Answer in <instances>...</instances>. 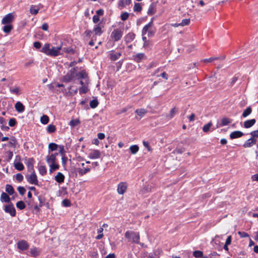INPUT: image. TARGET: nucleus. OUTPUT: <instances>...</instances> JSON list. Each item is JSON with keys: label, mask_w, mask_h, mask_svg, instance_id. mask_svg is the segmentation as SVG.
<instances>
[{"label": "nucleus", "mask_w": 258, "mask_h": 258, "mask_svg": "<svg viewBox=\"0 0 258 258\" xmlns=\"http://www.w3.org/2000/svg\"><path fill=\"white\" fill-rule=\"evenodd\" d=\"M127 184L125 182H120L117 186V192L120 195H123L126 191Z\"/></svg>", "instance_id": "1a4fd4ad"}, {"label": "nucleus", "mask_w": 258, "mask_h": 258, "mask_svg": "<svg viewBox=\"0 0 258 258\" xmlns=\"http://www.w3.org/2000/svg\"><path fill=\"white\" fill-rule=\"evenodd\" d=\"M213 123L212 121H210L208 123L206 124L203 127V131L205 133H207L210 130V128L212 126Z\"/></svg>", "instance_id": "a19ab883"}, {"label": "nucleus", "mask_w": 258, "mask_h": 258, "mask_svg": "<svg viewBox=\"0 0 258 258\" xmlns=\"http://www.w3.org/2000/svg\"><path fill=\"white\" fill-rule=\"evenodd\" d=\"M129 15L130 14L127 12H124L120 15V19L121 20L124 21L128 19Z\"/></svg>", "instance_id": "3c124183"}, {"label": "nucleus", "mask_w": 258, "mask_h": 258, "mask_svg": "<svg viewBox=\"0 0 258 258\" xmlns=\"http://www.w3.org/2000/svg\"><path fill=\"white\" fill-rule=\"evenodd\" d=\"M101 157V152L98 150H92L89 154L88 157L91 159L100 158Z\"/></svg>", "instance_id": "6e6552de"}, {"label": "nucleus", "mask_w": 258, "mask_h": 258, "mask_svg": "<svg viewBox=\"0 0 258 258\" xmlns=\"http://www.w3.org/2000/svg\"><path fill=\"white\" fill-rule=\"evenodd\" d=\"M75 77H77L78 80L85 79L88 78V74L85 70H83L80 72L76 73Z\"/></svg>", "instance_id": "aec40b11"}, {"label": "nucleus", "mask_w": 258, "mask_h": 258, "mask_svg": "<svg viewBox=\"0 0 258 258\" xmlns=\"http://www.w3.org/2000/svg\"><path fill=\"white\" fill-rule=\"evenodd\" d=\"M6 191L9 195H12L14 192V188L13 187L10 185V184H7L6 186Z\"/></svg>", "instance_id": "c756f323"}, {"label": "nucleus", "mask_w": 258, "mask_h": 258, "mask_svg": "<svg viewBox=\"0 0 258 258\" xmlns=\"http://www.w3.org/2000/svg\"><path fill=\"white\" fill-rule=\"evenodd\" d=\"M26 177L28 182L30 183L40 186L37 179V176L34 171L30 175H26Z\"/></svg>", "instance_id": "20e7f679"}, {"label": "nucleus", "mask_w": 258, "mask_h": 258, "mask_svg": "<svg viewBox=\"0 0 258 258\" xmlns=\"http://www.w3.org/2000/svg\"><path fill=\"white\" fill-rule=\"evenodd\" d=\"M50 43H45L40 50V51L46 54L47 55L55 57L62 54L60 51L62 49L61 46L50 47Z\"/></svg>", "instance_id": "f257e3e1"}, {"label": "nucleus", "mask_w": 258, "mask_h": 258, "mask_svg": "<svg viewBox=\"0 0 258 258\" xmlns=\"http://www.w3.org/2000/svg\"><path fill=\"white\" fill-rule=\"evenodd\" d=\"M47 131L49 134H52L56 131V127L52 124H49L47 127Z\"/></svg>", "instance_id": "c9c22d12"}, {"label": "nucleus", "mask_w": 258, "mask_h": 258, "mask_svg": "<svg viewBox=\"0 0 258 258\" xmlns=\"http://www.w3.org/2000/svg\"><path fill=\"white\" fill-rule=\"evenodd\" d=\"M80 123V121L78 119H72L70 122L69 124L72 127H75Z\"/></svg>", "instance_id": "37998d69"}, {"label": "nucleus", "mask_w": 258, "mask_h": 258, "mask_svg": "<svg viewBox=\"0 0 258 258\" xmlns=\"http://www.w3.org/2000/svg\"><path fill=\"white\" fill-rule=\"evenodd\" d=\"M10 200L11 198H10L9 196L6 192H3L1 196V202L3 203L5 202L9 203H11Z\"/></svg>", "instance_id": "5701e85b"}, {"label": "nucleus", "mask_w": 258, "mask_h": 258, "mask_svg": "<svg viewBox=\"0 0 258 258\" xmlns=\"http://www.w3.org/2000/svg\"><path fill=\"white\" fill-rule=\"evenodd\" d=\"M243 135H244V134L242 132L239 131H234V132H232L230 134L229 137L231 139L233 140V139L240 138V137H242Z\"/></svg>", "instance_id": "a211bd4d"}, {"label": "nucleus", "mask_w": 258, "mask_h": 258, "mask_svg": "<svg viewBox=\"0 0 258 258\" xmlns=\"http://www.w3.org/2000/svg\"><path fill=\"white\" fill-rule=\"evenodd\" d=\"M13 28V26L10 24H6L3 28V30L6 33H9L11 32Z\"/></svg>", "instance_id": "4c0bfd02"}, {"label": "nucleus", "mask_w": 258, "mask_h": 258, "mask_svg": "<svg viewBox=\"0 0 258 258\" xmlns=\"http://www.w3.org/2000/svg\"><path fill=\"white\" fill-rule=\"evenodd\" d=\"M88 91V88L85 86H83L79 88L80 94H86Z\"/></svg>", "instance_id": "8fccbe9b"}, {"label": "nucleus", "mask_w": 258, "mask_h": 258, "mask_svg": "<svg viewBox=\"0 0 258 258\" xmlns=\"http://www.w3.org/2000/svg\"><path fill=\"white\" fill-rule=\"evenodd\" d=\"M26 207V204L23 201L17 202V208L20 210H23Z\"/></svg>", "instance_id": "de8ad7c7"}, {"label": "nucleus", "mask_w": 258, "mask_h": 258, "mask_svg": "<svg viewBox=\"0 0 258 258\" xmlns=\"http://www.w3.org/2000/svg\"><path fill=\"white\" fill-rule=\"evenodd\" d=\"M33 46L36 49H39L41 47V43L39 41H36L34 42L33 43Z\"/></svg>", "instance_id": "13d9d810"}, {"label": "nucleus", "mask_w": 258, "mask_h": 258, "mask_svg": "<svg viewBox=\"0 0 258 258\" xmlns=\"http://www.w3.org/2000/svg\"><path fill=\"white\" fill-rule=\"evenodd\" d=\"M147 111L144 108L138 109L135 111V112L139 116H141V119L146 113Z\"/></svg>", "instance_id": "2f4dec72"}, {"label": "nucleus", "mask_w": 258, "mask_h": 258, "mask_svg": "<svg viewBox=\"0 0 258 258\" xmlns=\"http://www.w3.org/2000/svg\"><path fill=\"white\" fill-rule=\"evenodd\" d=\"M25 106L20 101H17V112L21 113L25 110Z\"/></svg>", "instance_id": "473e14b6"}, {"label": "nucleus", "mask_w": 258, "mask_h": 258, "mask_svg": "<svg viewBox=\"0 0 258 258\" xmlns=\"http://www.w3.org/2000/svg\"><path fill=\"white\" fill-rule=\"evenodd\" d=\"M39 8L35 5H32L30 9V12L32 15H36L38 14Z\"/></svg>", "instance_id": "c85d7f7f"}, {"label": "nucleus", "mask_w": 258, "mask_h": 258, "mask_svg": "<svg viewBox=\"0 0 258 258\" xmlns=\"http://www.w3.org/2000/svg\"><path fill=\"white\" fill-rule=\"evenodd\" d=\"M124 237L128 239V242L136 244L140 243V234L139 232L127 231L124 234Z\"/></svg>", "instance_id": "f03ea898"}, {"label": "nucleus", "mask_w": 258, "mask_h": 258, "mask_svg": "<svg viewBox=\"0 0 258 258\" xmlns=\"http://www.w3.org/2000/svg\"><path fill=\"white\" fill-rule=\"evenodd\" d=\"M39 171L41 175H44L46 174L47 170L46 167L43 165H41L39 167Z\"/></svg>", "instance_id": "c03bdc74"}, {"label": "nucleus", "mask_w": 258, "mask_h": 258, "mask_svg": "<svg viewBox=\"0 0 258 258\" xmlns=\"http://www.w3.org/2000/svg\"><path fill=\"white\" fill-rule=\"evenodd\" d=\"M58 155V153L55 152L54 153H52L50 155H47L46 157V162L48 163H50V162H56V157Z\"/></svg>", "instance_id": "ddd939ff"}, {"label": "nucleus", "mask_w": 258, "mask_h": 258, "mask_svg": "<svg viewBox=\"0 0 258 258\" xmlns=\"http://www.w3.org/2000/svg\"><path fill=\"white\" fill-rule=\"evenodd\" d=\"M143 143L144 146L148 149L149 151L151 150L150 144L148 141H143Z\"/></svg>", "instance_id": "680f3d73"}, {"label": "nucleus", "mask_w": 258, "mask_h": 258, "mask_svg": "<svg viewBox=\"0 0 258 258\" xmlns=\"http://www.w3.org/2000/svg\"><path fill=\"white\" fill-rule=\"evenodd\" d=\"M256 122L255 119L247 120L244 122L243 126L246 128H248L252 126Z\"/></svg>", "instance_id": "412c9836"}, {"label": "nucleus", "mask_w": 258, "mask_h": 258, "mask_svg": "<svg viewBox=\"0 0 258 258\" xmlns=\"http://www.w3.org/2000/svg\"><path fill=\"white\" fill-rule=\"evenodd\" d=\"M251 112H252V108L250 106L247 107L244 110V111L242 114V116L243 117H246L249 114H251Z\"/></svg>", "instance_id": "cd10ccee"}, {"label": "nucleus", "mask_w": 258, "mask_h": 258, "mask_svg": "<svg viewBox=\"0 0 258 258\" xmlns=\"http://www.w3.org/2000/svg\"><path fill=\"white\" fill-rule=\"evenodd\" d=\"M93 32H94L96 35H100L103 31L102 28L99 25H96L93 29Z\"/></svg>", "instance_id": "7c9ffc66"}, {"label": "nucleus", "mask_w": 258, "mask_h": 258, "mask_svg": "<svg viewBox=\"0 0 258 258\" xmlns=\"http://www.w3.org/2000/svg\"><path fill=\"white\" fill-rule=\"evenodd\" d=\"M26 203L27 204L28 206L29 207V209L34 208V206L35 205L34 204V202L31 201V200L26 201Z\"/></svg>", "instance_id": "052dcab7"}, {"label": "nucleus", "mask_w": 258, "mask_h": 258, "mask_svg": "<svg viewBox=\"0 0 258 258\" xmlns=\"http://www.w3.org/2000/svg\"><path fill=\"white\" fill-rule=\"evenodd\" d=\"M29 247V244L25 240H21L17 242V248L20 251H26L28 250Z\"/></svg>", "instance_id": "423d86ee"}, {"label": "nucleus", "mask_w": 258, "mask_h": 258, "mask_svg": "<svg viewBox=\"0 0 258 258\" xmlns=\"http://www.w3.org/2000/svg\"><path fill=\"white\" fill-rule=\"evenodd\" d=\"M121 55L120 52H116L114 50H111L109 54V58L112 61H115L118 59Z\"/></svg>", "instance_id": "6ab92c4d"}, {"label": "nucleus", "mask_w": 258, "mask_h": 258, "mask_svg": "<svg viewBox=\"0 0 258 258\" xmlns=\"http://www.w3.org/2000/svg\"><path fill=\"white\" fill-rule=\"evenodd\" d=\"M251 146H252V145L251 144V141L250 140V139L247 140L244 143V144L243 145V147L244 148H249V147H251Z\"/></svg>", "instance_id": "6e6d98bb"}, {"label": "nucleus", "mask_w": 258, "mask_h": 258, "mask_svg": "<svg viewBox=\"0 0 258 258\" xmlns=\"http://www.w3.org/2000/svg\"><path fill=\"white\" fill-rule=\"evenodd\" d=\"M62 49L64 52L71 54H74L76 52L75 50L71 47H63Z\"/></svg>", "instance_id": "e433bc0d"}, {"label": "nucleus", "mask_w": 258, "mask_h": 258, "mask_svg": "<svg viewBox=\"0 0 258 258\" xmlns=\"http://www.w3.org/2000/svg\"><path fill=\"white\" fill-rule=\"evenodd\" d=\"M147 32H148V36L149 37H153L155 34V31L152 30V29H150V30L149 31H148Z\"/></svg>", "instance_id": "e2e57ef3"}, {"label": "nucleus", "mask_w": 258, "mask_h": 258, "mask_svg": "<svg viewBox=\"0 0 258 258\" xmlns=\"http://www.w3.org/2000/svg\"><path fill=\"white\" fill-rule=\"evenodd\" d=\"M139 150V147L137 145H132L130 147V150L132 154H136Z\"/></svg>", "instance_id": "f704fd0d"}, {"label": "nucleus", "mask_w": 258, "mask_h": 258, "mask_svg": "<svg viewBox=\"0 0 258 258\" xmlns=\"http://www.w3.org/2000/svg\"><path fill=\"white\" fill-rule=\"evenodd\" d=\"M238 234L241 238L249 237L248 233L243 231H238Z\"/></svg>", "instance_id": "bf43d9fd"}, {"label": "nucleus", "mask_w": 258, "mask_h": 258, "mask_svg": "<svg viewBox=\"0 0 258 258\" xmlns=\"http://www.w3.org/2000/svg\"><path fill=\"white\" fill-rule=\"evenodd\" d=\"M77 67H74L70 70V71L69 72L71 74L73 75L74 76H75L77 73Z\"/></svg>", "instance_id": "338daca9"}, {"label": "nucleus", "mask_w": 258, "mask_h": 258, "mask_svg": "<svg viewBox=\"0 0 258 258\" xmlns=\"http://www.w3.org/2000/svg\"><path fill=\"white\" fill-rule=\"evenodd\" d=\"M123 31L119 29H114L111 33L110 37L114 41H119L122 37Z\"/></svg>", "instance_id": "39448f33"}, {"label": "nucleus", "mask_w": 258, "mask_h": 258, "mask_svg": "<svg viewBox=\"0 0 258 258\" xmlns=\"http://www.w3.org/2000/svg\"><path fill=\"white\" fill-rule=\"evenodd\" d=\"M14 20V16L12 13L7 14L3 19L2 23L3 24H10Z\"/></svg>", "instance_id": "9d476101"}, {"label": "nucleus", "mask_w": 258, "mask_h": 258, "mask_svg": "<svg viewBox=\"0 0 258 258\" xmlns=\"http://www.w3.org/2000/svg\"><path fill=\"white\" fill-rule=\"evenodd\" d=\"M16 123V120L15 118H11L9 120V124L10 126H14Z\"/></svg>", "instance_id": "69168bd1"}, {"label": "nucleus", "mask_w": 258, "mask_h": 258, "mask_svg": "<svg viewBox=\"0 0 258 258\" xmlns=\"http://www.w3.org/2000/svg\"><path fill=\"white\" fill-rule=\"evenodd\" d=\"M193 255L196 258H201L203 256V252L201 250H195L193 252Z\"/></svg>", "instance_id": "a18cd8bd"}, {"label": "nucleus", "mask_w": 258, "mask_h": 258, "mask_svg": "<svg viewBox=\"0 0 258 258\" xmlns=\"http://www.w3.org/2000/svg\"><path fill=\"white\" fill-rule=\"evenodd\" d=\"M250 135L251 136V137H253L254 138H258V130H256V131L251 132L250 133Z\"/></svg>", "instance_id": "0e129e2a"}, {"label": "nucleus", "mask_w": 258, "mask_h": 258, "mask_svg": "<svg viewBox=\"0 0 258 258\" xmlns=\"http://www.w3.org/2000/svg\"><path fill=\"white\" fill-rule=\"evenodd\" d=\"M49 117L46 115H43L40 118L41 122L43 124H46L49 122Z\"/></svg>", "instance_id": "79ce46f5"}, {"label": "nucleus", "mask_w": 258, "mask_h": 258, "mask_svg": "<svg viewBox=\"0 0 258 258\" xmlns=\"http://www.w3.org/2000/svg\"><path fill=\"white\" fill-rule=\"evenodd\" d=\"M190 23V19H183L181 22V23L179 24L181 26H184L186 25H188Z\"/></svg>", "instance_id": "864d4df0"}, {"label": "nucleus", "mask_w": 258, "mask_h": 258, "mask_svg": "<svg viewBox=\"0 0 258 258\" xmlns=\"http://www.w3.org/2000/svg\"><path fill=\"white\" fill-rule=\"evenodd\" d=\"M64 175L61 172H58L55 176V180L57 182L61 183L64 182Z\"/></svg>", "instance_id": "4be33fe9"}, {"label": "nucleus", "mask_w": 258, "mask_h": 258, "mask_svg": "<svg viewBox=\"0 0 258 258\" xmlns=\"http://www.w3.org/2000/svg\"><path fill=\"white\" fill-rule=\"evenodd\" d=\"M51 164H50V172H52L54 171H55L59 169V166L58 164L56 163V162H50Z\"/></svg>", "instance_id": "a878e982"}, {"label": "nucleus", "mask_w": 258, "mask_h": 258, "mask_svg": "<svg viewBox=\"0 0 258 258\" xmlns=\"http://www.w3.org/2000/svg\"><path fill=\"white\" fill-rule=\"evenodd\" d=\"M17 190H18L19 194L21 195H24L26 192V189L23 186H19L17 187Z\"/></svg>", "instance_id": "603ef678"}, {"label": "nucleus", "mask_w": 258, "mask_h": 258, "mask_svg": "<svg viewBox=\"0 0 258 258\" xmlns=\"http://www.w3.org/2000/svg\"><path fill=\"white\" fill-rule=\"evenodd\" d=\"M75 77V76L68 72L66 75L63 76L62 81L66 83H68L73 80Z\"/></svg>", "instance_id": "dca6fc26"}, {"label": "nucleus", "mask_w": 258, "mask_h": 258, "mask_svg": "<svg viewBox=\"0 0 258 258\" xmlns=\"http://www.w3.org/2000/svg\"><path fill=\"white\" fill-rule=\"evenodd\" d=\"M178 111V109L177 107L172 108L170 110L169 114L166 116L167 118L169 119L172 118Z\"/></svg>", "instance_id": "b1692460"}, {"label": "nucleus", "mask_w": 258, "mask_h": 258, "mask_svg": "<svg viewBox=\"0 0 258 258\" xmlns=\"http://www.w3.org/2000/svg\"><path fill=\"white\" fill-rule=\"evenodd\" d=\"M33 162L34 159L33 158H29L28 159L26 164L28 166V167H33Z\"/></svg>", "instance_id": "4d7b16f0"}, {"label": "nucleus", "mask_w": 258, "mask_h": 258, "mask_svg": "<svg viewBox=\"0 0 258 258\" xmlns=\"http://www.w3.org/2000/svg\"><path fill=\"white\" fill-rule=\"evenodd\" d=\"M38 200L39 201V204H36L34 206V209L37 212H39L40 211V208L46 205L48 206V203H46V199L44 196L41 194L38 196Z\"/></svg>", "instance_id": "7ed1b4c3"}, {"label": "nucleus", "mask_w": 258, "mask_h": 258, "mask_svg": "<svg viewBox=\"0 0 258 258\" xmlns=\"http://www.w3.org/2000/svg\"><path fill=\"white\" fill-rule=\"evenodd\" d=\"M92 32L91 30H86L85 32H84V34H85V36L88 37V38H90L91 37V34H92Z\"/></svg>", "instance_id": "774afa93"}, {"label": "nucleus", "mask_w": 258, "mask_h": 258, "mask_svg": "<svg viewBox=\"0 0 258 258\" xmlns=\"http://www.w3.org/2000/svg\"><path fill=\"white\" fill-rule=\"evenodd\" d=\"M4 210L6 213H9L10 215L13 217L15 216L16 215V210L12 203H9L8 204L5 205Z\"/></svg>", "instance_id": "0eeeda50"}, {"label": "nucleus", "mask_w": 258, "mask_h": 258, "mask_svg": "<svg viewBox=\"0 0 258 258\" xmlns=\"http://www.w3.org/2000/svg\"><path fill=\"white\" fill-rule=\"evenodd\" d=\"M59 153L61 156H64L66 151L64 150V146L63 145H59Z\"/></svg>", "instance_id": "5fc2aeb1"}, {"label": "nucleus", "mask_w": 258, "mask_h": 258, "mask_svg": "<svg viewBox=\"0 0 258 258\" xmlns=\"http://www.w3.org/2000/svg\"><path fill=\"white\" fill-rule=\"evenodd\" d=\"M20 160V157L19 156H17V170L22 171L24 169V166L21 162L18 161Z\"/></svg>", "instance_id": "ea45409f"}, {"label": "nucleus", "mask_w": 258, "mask_h": 258, "mask_svg": "<svg viewBox=\"0 0 258 258\" xmlns=\"http://www.w3.org/2000/svg\"><path fill=\"white\" fill-rule=\"evenodd\" d=\"M142 7L141 6V4L138 3H135L134 7V11L135 12H140L142 11Z\"/></svg>", "instance_id": "49530a36"}, {"label": "nucleus", "mask_w": 258, "mask_h": 258, "mask_svg": "<svg viewBox=\"0 0 258 258\" xmlns=\"http://www.w3.org/2000/svg\"><path fill=\"white\" fill-rule=\"evenodd\" d=\"M154 18L151 19V21L147 25H146L142 30V35L144 36L147 34V32L150 30V28L153 26V20Z\"/></svg>", "instance_id": "f8f14e48"}, {"label": "nucleus", "mask_w": 258, "mask_h": 258, "mask_svg": "<svg viewBox=\"0 0 258 258\" xmlns=\"http://www.w3.org/2000/svg\"><path fill=\"white\" fill-rule=\"evenodd\" d=\"M157 2H152L148 9L147 14L149 16L154 15L156 12Z\"/></svg>", "instance_id": "9b49d317"}, {"label": "nucleus", "mask_w": 258, "mask_h": 258, "mask_svg": "<svg viewBox=\"0 0 258 258\" xmlns=\"http://www.w3.org/2000/svg\"><path fill=\"white\" fill-rule=\"evenodd\" d=\"M59 145L54 143H51L48 145V152L50 153L51 152H53L57 150Z\"/></svg>", "instance_id": "393cba45"}, {"label": "nucleus", "mask_w": 258, "mask_h": 258, "mask_svg": "<svg viewBox=\"0 0 258 258\" xmlns=\"http://www.w3.org/2000/svg\"><path fill=\"white\" fill-rule=\"evenodd\" d=\"M230 123L229 119L227 117H223L221 120V123L219 124L220 126H223L228 125Z\"/></svg>", "instance_id": "72a5a7b5"}, {"label": "nucleus", "mask_w": 258, "mask_h": 258, "mask_svg": "<svg viewBox=\"0 0 258 258\" xmlns=\"http://www.w3.org/2000/svg\"><path fill=\"white\" fill-rule=\"evenodd\" d=\"M136 34L133 32L128 33L124 36V41L125 43H129L135 38Z\"/></svg>", "instance_id": "f3484780"}, {"label": "nucleus", "mask_w": 258, "mask_h": 258, "mask_svg": "<svg viewBox=\"0 0 258 258\" xmlns=\"http://www.w3.org/2000/svg\"><path fill=\"white\" fill-rule=\"evenodd\" d=\"M134 60L137 62H140L143 59L147 58L144 53H139L136 55H133Z\"/></svg>", "instance_id": "2eb2a0df"}, {"label": "nucleus", "mask_w": 258, "mask_h": 258, "mask_svg": "<svg viewBox=\"0 0 258 258\" xmlns=\"http://www.w3.org/2000/svg\"><path fill=\"white\" fill-rule=\"evenodd\" d=\"M90 171V168L87 167L84 169L78 168V172L80 176H83Z\"/></svg>", "instance_id": "bb28decb"}, {"label": "nucleus", "mask_w": 258, "mask_h": 258, "mask_svg": "<svg viewBox=\"0 0 258 258\" xmlns=\"http://www.w3.org/2000/svg\"><path fill=\"white\" fill-rule=\"evenodd\" d=\"M99 104V102L97 98L93 99L90 102V106L92 108H95Z\"/></svg>", "instance_id": "58836bf2"}, {"label": "nucleus", "mask_w": 258, "mask_h": 258, "mask_svg": "<svg viewBox=\"0 0 258 258\" xmlns=\"http://www.w3.org/2000/svg\"><path fill=\"white\" fill-rule=\"evenodd\" d=\"M62 205L64 207H69L71 205V202L68 199H64L62 201Z\"/></svg>", "instance_id": "09e8293b"}, {"label": "nucleus", "mask_w": 258, "mask_h": 258, "mask_svg": "<svg viewBox=\"0 0 258 258\" xmlns=\"http://www.w3.org/2000/svg\"><path fill=\"white\" fill-rule=\"evenodd\" d=\"M40 253V250L38 248L33 247L30 249L29 255L32 257H36Z\"/></svg>", "instance_id": "4468645a"}]
</instances>
